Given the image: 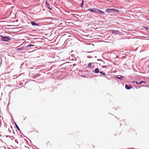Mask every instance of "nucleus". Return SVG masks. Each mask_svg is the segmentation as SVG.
<instances>
[{
  "instance_id": "f257e3e1",
  "label": "nucleus",
  "mask_w": 149,
  "mask_h": 149,
  "mask_svg": "<svg viewBox=\"0 0 149 149\" xmlns=\"http://www.w3.org/2000/svg\"><path fill=\"white\" fill-rule=\"evenodd\" d=\"M1 39L3 41H8L10 40V38L8 36H0Z\"/></svg>"
},
{
  "instance_id": "f03ea898",
  "label": "nucleus",
  "mask_w": 149,
  "mask_h": 149,
  "mask_svg": "<svg viewBox=\"0 0 149 149\" xmlns=\"http://www.w3.org/2000/svg\"><path fill=\"white\" fill-rule=\"evenodd\" d=\"M88 10L92 12L97 13L98 9L95 8H89L88 9Z\"/></svg>"
},
{
  "instance_id": "7ed1b4c3",
  "label": "nucleus",
  "mask_w": 149,
  "mask_h": 149,
  "mask_svg": "<svg viewBox=\"0 0 149 149\" xmlns=\"http://www.w3.org/2000/svg\"><path fill=\"white\" fill-rule=\"evenodd\" d=\"M113 12L119 14H121L122 12L116 9H113Z\"/></svg>"
},
{
  "instance_id": "20e7f679",
  "label": "nucleus",
  "mask_w": 149,
  "mask_h": 149,
  "mask_svg": "<svg viewBox=\"0 0 149 149\" xmlns=\"http://www.w3.org/2000/svg\"><path fill=\"white\" fill-rule=\"evenodd\" d=\"M106 11L108 13H113V9L109 8L106 9Z\"/></svg>"
},
{
  "instance_id": "39448f33",
  "label": "nucleus",
  "mask_w": 149,
  "mask_h": 149,
  "mask_svg": "<svg viewBox=\"0 0 149 149\" xmlns=\"http://www.w3.org/2000/svg\"><path fill=\"white\" fill-rule=\"evenodd\" d=\"M110 31L113 34H117L118 32V31L113 30H111Z\"/></svg>"
},
{
  "instance_id": "423d86ee",
  "label": "nucleus",
  "mask_w": 149,
  "mask_h": 149,
  "mask_svg": "<svg viewBox=\"0 0 149 149\" xmlns=\"http://www.w3.org/2000/svg\"><path fill=\"white\" fill-rule=\"evenodd\" d=\"M125 87L126 89H130L132 88V86L131 85H128L127 84H126L125 86Z\"/></svg>"
},
{
  "instance_id": "0eeeda50",
  "label": "nucleus",
  "mask_w": 149,
  "mask_h": 149,
  "mask_svg": "<svg viewBox=\"0 0 149 149\" xmlns=\"http://www.w3.org/2000/svg\"><path fill=\"white\" fill-rule=\"evenodd\" d=\"M45 4H46V5L47 6V7L50 10H52V8H50V5L48 3V2H46Z\"/></svg>"
},
{
  "instance_id": "6e6552de",
  "label": "nucleus",
  "mask_w": 149,
  "mask_h": 149,
  "mask_svg": "<svg viewBox=\"0 0 149 149\" xmlns=\"http://www.w3.org/2000/svg\"><path fill=\"white\" fill-rule=\"evenodd\" d=\"M31 23L32 25L34 26H39L38 24H37V23H36V22H31Z\"/></svg>"
},
{
  "instance_id": "1a4fd4ad",
  "label": "nucleus",
  "mask_w": 149,
  "mask_h": 149,
  "mask_svg": "<svg viewBox=\"0 0 149 149\" xmlns=\"http://www.w3.org/2000/svg\"><path fill=\"white\" fill-rule=\"evenodd\" d=\"M99 12L100 13L104 15V14H105V13L104 12H103L100 10L98 9L97 12Z\"/></svg>"
},
{
  "instance_id": "9d476101",
  "label": "nucleus",
  "mask_w": 149,
  "mask_h": 149,
  "mask_svg": "<svg viewBox=\"0 0 149 149\" xmlns=\"http://www.w3.org/2000/svg\"><path fill=\"white\" fill-rule=\"evenodd\" d=\"M99 72V70L97 68L95 69L94 71V72L95 73H98Z\"/></svg>"
},
{
  "instance_id": "9b49d317",
  "label": "nucleus",
  "mask_w": 149,
  "mask_h": 149,
  "mask_svg": "<svg viewBox=\"0 0 149 149\" xmlns=\"http://www.w3.org/2000/svg\"><path fill=\"white\" fill-rule=\"evenodd\" d=\"M17 49L19 50H24V47H22L21 48H17Z\"/></svg>"
},
{
  "instance_id": "f8f14e48",
  "label": "nucleus",
  "mask_w": 149,
  "mask_h": 149,
  "mask_svg": "<svg viewBox=\"0 0 149 149\" xmlns=\"http://www.w3.org/2000/svg\"><path fill=\"white\" fill-rule=\"evenodd\" d=\"M31 46H35V45H32V44H30V45H29L28 46H26V47H31Z\"/></svg>"
},
{
  "instance_id": "ddd939ff",
  "label": "nucleus",
  "mask_w": 149,
  "mask_h": 149,
  "mask_svg": "<svg viewBox=\"0 0 149 149\" xmlns=\"http://www.w3.org/2000/svg\"><path fill=\"white\" fill-rule=\"evenodd\" d=\"M15 126H16V127L17 128V129L19 130H20L19 128V127H18V125H17L15 123Z\"/></svg>"
},
{
  "instance_id": "4468645a",
  "label": "nucleus",
  "mask_w": 149,
  "mask_h": 149,
  "mask_svg": "<svg viewBox=\"0 0 149 149\" xmlns=\"http://www.w3.org/2000/svg\"><path fill=\"white\" fill-rule=\"evenodd\" d=\"M142 83H144L145 84V83H146V82L144 81H141L139 83V84H142Z\"/></svg>"
},
{
  "instance_id": "2eb2a0df",
  "label": "nucleus",
  "mask_w": 149,
  "mask_h": 149,
  "mask_svg": "<svg viewBox=\"0 0 149 149\" xmlns=\"http://www.w3.org/2000/svg\"><path fill=\"white\" fill-rule=\"evenodd\" d=\"M91 65H92V63H89L88 64V67H90L91 66Z\"/></svg>"
},
{
  "instance_id": "dca6fc26",
  "label": "nucleus",
  "mask_w": 149,
  "mask_h": 149,
  "mask_svg": "<svg viewBox=\"0 0 149 149\" xmlns=\"http://www.w3.org/2000/svg\"><path fill=\"white\" fill-rule=\"evenodd\" d=\"M117 78L119 79H122L123 77L122 76H121L120 77H117Z\"/></svg>"
},
{
  "instance_id": "f3484780",
  "label": "nucleus",
  "mask_w": 149,
  "mask_h": 149,
  "mask_svg": "<svg viewBox=\"0 0 149 149\" xmlns=\"http://www.w3.org/2000/svg\"><path fill=\"white\" fill-rule=\"evenodd\" d=\"M84 1L83 0L82 1V2L81 3V7H82V6H83V3H84Z\"/></svg>"
},
{
  "instance_id": "a211bd4d",
  "label": "nucleus",
  "mask_w": 149,
  "mask_h": 149,
  "mask_svg": "<svg viewBox=\"0 0 149 149\" xmlns=\"http://www.w3.org/2000/svg\"><path fill=\"white\" fill-rule=\"evenodd\" d=\"M134 83L135 82L137 85L140 84H139V83L137 81H134Z\"/></svg>"
},
{
  "instance_id": "6ab92c4d",
  "label": "nucleus",
  "mask_w": 149,
  "mask_h": 149,
  "mask_svg": "<svg viewBox=\"0 0 149 149\" xmlns=\"http://www.w3.org/2000/svg\"><path fill=\"white\" fill-rule=\"evenodd\" d=\"M144 28L146 29H148V28H147L146 27H145V26L144 27Z\"/></svg>"
},
{
  "instance_id": "aec40b11",
  "label": "nucleus",
  "mask_w": 149,
  "mask_h": 149,
  "mask_svg": "<svg viewBox=\"0 0 149 149\" xmlns=\"http://www.w3.org/2000/svg\"><path fill=\"white\" fill-rule=\"evenodd\" d=\"M102 74H103L104 75H105V74L103 72H102Z\"/></svg>"
},
{
  "instance_id": "412c9836",
  "label": "nucleus",
  "mask_w": 149,
  "mask_h": 149,
  "mask_svg": "<svg viewBox=\"0 0 149 149\" xmlns=\"http://www.w3.org/2000/svg\"><path fill=\"white\" fill-rule=\"evenodd\" d=\"M102 72H100V73L101 74H102Z\"/></svg>"
}]
</instances>
